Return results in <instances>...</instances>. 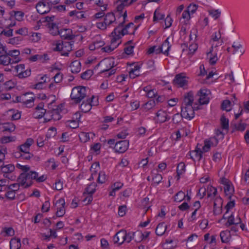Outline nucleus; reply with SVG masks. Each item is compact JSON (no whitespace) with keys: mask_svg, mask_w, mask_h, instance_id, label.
<instances>
[{"mask_svg":"<svg viewBox=\"0 0 249 249\" xmlns=\"http://www.w3.org/2000/svg\"><path fill=\"white\" fill-rule=\"evenodd\" d=\"M136 30V27L132 22H130L124 27L123 22H121L111 33L112 35H114L120 40L124 35L127 34H134Z\"/></svg>","mask_w":249,"mask_h":249,"instance_id":"1","label":"nucleus"},{"mask_svg":"<svg viewBox=\"0 0 249 249\" xmlns=\"http://www.w3.org/2000/svg\"><path fill=\"white\" fill-rule=\"evenodd\" d=\"M210 42L211 47L210 51L207 53V57L209 60L210 65H213L215 64L218 60L217 56L218 53V40L216 33L213 36V38Z\"/></svg>","mask_w":249,"mask_h":249,"instance_id":"2","label":"nucleus"},{"mask_svg":"<svg viewBox=\"0 0 249 249\" xmlns=\"http://www.w3.org/2000/svg\"><path fill=\"white\" fill-rule=\"evenodd\" d=\"M88 88L83 86H78L72 89L71 98L75 103H80L87 96Z\"/></svg>","mask_w":249,"mask_h":249,"instance_id":"3","label":"nucleus"},{"mask_svg":"<svg viewBox=\"0 0 249 249\" xmlns=\"http://www.w3.org/2000/svg\"><path fill=\"white\" fill-rule=\"evenodd\" d=\"M37 172L35 171H29L28 173H22L20 174L18 178V182L21 187L27 188L30 186L32 184V180L36 178Z\"/></svg>","mask_w":249,"mask_h":249,"instance_id":"4","label":"nucleus"},{"mask_svg":"<svg viewBox=\"0 0 249 249\" xmlns=\"http://www.w3.org/2000/svg\"><path fill=\"white\" fill-rule=\"evenodd\" d=\"M199 109L196 102H195L193 106H181V115L182 118L190 120L195 116L194 111Z\"/></svg>","mask_w":249,"mask_h":249,"instance_id":"5","label":"nucleus"},{"mask_svg":"<svg viewBox=\"0 0 249 249\" xmlns=\"http://www.w3.org/2000/svg\"><path fill=\"white\" fill-rule=\"evenodd\" d=\"M49 99H51V100L50 102L48 103V106L49 108L51 109V110L49 111L47 114V115L48 114L50 115L52 119L53 120H59L61 118L60 114L59 109L58 107H56L55 108H52L53 104L55 101L56 97L54 95H51L47 98L48 102H49Z\"/></svg>","mask_w":249,"mask_h":249,"instance_id":"6","label":"nucleus"},{"mask_svg":"<svg viewBox=\"0 0 249 249\" xmlns=\"http://www.w3.org/2000/svg\"><path fill=\"white\" fill-rule=\"evenodd\" d=\"M209 91L206 89H201L196 96V101L199 107L200 105L207 104L209 102Z\"/></svg>","mask_w":249,"mask_h":249,"instance_id":"7","label":"nucleus"},{"mask_svg":"<svg viewBox=\"0 0 249 249\" xmlns=\"http://www.w3.org/2000/svg\"><path fill=\"white\" fill-rule=\"evenodd\" d=\"M173 82L174 85L178 87L186 89L188 85V77L183 73H179L176 75Z\"/></svg>","mask_w":249,"mask_h":249,"instance_id":"8","label":"nucleus"},{"mask_svg":"<svg viewBox=\"0 0 249 249\" xmlns=\"http://www.w3.org/2000/svg\"><path fill=\"white\" fill-rule=\"evenodd\" d=\"M192 17L186 10L183 11L181 17L178 18L179 23L182 26L181 31H185L186 27L190 24L191 18Z\"/></svg>","mask_w":249,"mask_h":249,"instance_id":"9","label":"nucleus"},{"mask_svg":"<svg viewBox=\"0 0 249 249\" xmlns=\"http://www.w3.org/2000/svg\"><path fill=\"white\" fill-rule=\"evenodd\" d=\"M121 40L117 37L114 35L111 34V43L110 45L102 48V50L106 53H110L116 48L121 43Z\"/></svg>","mask_w":249,"mask_h":249,"instance_id":"10","label":"nucleus"},{"mask_svg":"<svg viewBox=\"0 0 249 249\" xmlns=\"http://www.w3.org/2000/svg\"><path fill=\"white\" fill-rule=\"evenodd\" d=\"M36 8L37 12L40 14L48 13L51 8L48 1L42 0H40L37 3Z\"/></svg>","mask_w":249,"mask_h":249,"instance_id":"11","label":"nucleus"},{"mask_svg":"<svg viewBox=\"0 0 249 249\" xmlns=\"http://www.w3.org/2000/svg\"><path fill=\"white\" fill-rule=\"evenodd\" d=\"M21 102L26 106L27 107H31L34 104L35 96L32 92L26 93L20 97Z\"/></svg>","mask_w":249,"mask_h":249,"instance_id":"12","label":"nucleus"},{"mask_svg":"<svg viewBox=\"0 0 249 249\" xmlns=\"http://www.w3.org/2000/svg\"><path fill=\"white\" fill-rule=\"evenodd\" d=\"M203 153L201 145L197 144L195 149L189 152V156L194 161L200 160Z\"/></svg>","mask_w":249,"mask_h":249,"instance_id":"13","label":"nucleus"},{"mask_svg":"<svg viewBox=\"0 0 249 249\" xmlns=\"http://www.w3.org/2000/svg\"><path fill=\"white\" fill-rule=\"evenodd\" d=\"M204 145L202 146L203 152H207L211 148L217 146L218 144V140L216 137H213L209 139L205 140L204 142Z\"/></svg>","mask_w":249,"mask_h":249,"instance_id":"14","label":"nucleus"},{"mask_svg":"<svg viewBox=\"0 0 249 249\" xmlns=\"http://www.w3.org/2000/svg\"><path fill=\"white\" fill-rule=\"evenodd\" d=\"M95 97L93 95L91 97L87 99L86 101H83L80 106V108L83 112L86 113L89 112L91 109L92 106H95L97 104L94 103L93 100Z\"/></svg>","mask_w":249,"mask_h":249,"instance_id":"15","label":"nucleus"},{"mask_svg":"<svg viewBox=\"0 0 249 249\" xmlns=\"http://www.w3.org/2000/svg\"><path fill=\"white\" fill-rule=\"evenodd\" d=\"M65 202L64 199L61 198L56 201L55 206L56 207L57 211L56 215L58 217H61L65 213Z\"/></svg>","mask_w":249,"mask_h":249,"instance_id":"16","label":"nucleus"},{"mask_svg":"<svg viewBox=\"0 0 249 249\" xmlns=\"http://www.w3.org/2000/svg\"><path fill=\"white\" fill-rule=\"evenodd\" d=\"M231 47L233 48L232 54L236 58L241 56L245 52L242 45L240 43L233 42Z\"/></svg>","mask_w":249,"mask_h":249,"instance_id":"17","label":"nucleus"},{"mask_svg":"<svg viewBox=\"0 0 249 249\" xmlns=\"http://www.w3.org/2000/svg\"><path fill=\"white\" fill-rule=\"evenodd\" d=\"M46 109L43 108V105L42 103L39 104L36 107V110L33 113V116L36 118H41L45 116V119H48L46 118L47 114H45Z\"/></svg>","mask_w":249,"mask_h":249,"instance_id":"18","label":"nucleus"},{"mask_svg":"<svg viewBox=\"0 0 249 249\" xmlns=\"http://www.w3.org/2000/svg\"><path fill=\"white\" fill-rule=\"evenodd\" d=\"M129 142L126 140L120 141L115 143L114 149L119 153H124L128 148Z\"/></svg>","mask_w":249,"mask_h":249,"instance_id":"19","label":"nucleus"},{"mask_svg":"<svg viewBox=\"0 0 249 249\" xmlns=\"http://www.w3.org/2000/svg\"><path fill=\"white\" fill-rule=\"evenodd\" d=\"M126 235V231L125 230H120L117 232L113 237V241L114 243H118L119 245H122L125 242V237Z\"/></svg>","mask_w":249,"mask_h":249,"instance_id":"20","label":"nucleus"},{"mask_svg":"<svg viewBox=\"0 0 249 249\" xmlns=\"http://www.w3.org/2000/svg\"><path fill=\"white\" fill-rule=\"evenodd\" d=\"M194 100V94L192 92L190 91L184 95L182 106H193L195 103Z\"/></svg>","mask_w":249,"mask_h":249,"instance_id":"21","label":"nucleus"},{"mask_svg":"<svg viewBox=\"0 0 249 249\" xmlns=\"http://www.w3.org/2000/svg\"><path fill=\"white\" fill-rule=\"evenodd\" d=\"M138 0H118L116 3L117 4V9L119 11H121L124 7H128Z\"/></svg>","mask_w":249,"mask_h":249,"instance_id":"22","label":"nucleus"},{"mask_svg":"<svg viewBox=\"0 0 249 249\" xmlns=\"http://www.w3.org/2000/svg\"><path fill=\"white\" fill-rule=\"evenodd\" d=\"M115 17L112 13H107L105 15L104 18V21L109 28H110L112 25L114 26V24L117 23Z\"/></svg>","mask_w":249,"mask_h":249,"instance_id":"23","label":"nucleus"},{"mask_svg":"<svg viewBox=\"0 0 249 249\" xmlns=\"http://www.w3.org/2000/svg\"><path fill=\"white\" fill-rule=\"evenodd\" d=\"M61 38L69 40H71L74 36L72 34V31L70 29H62L58 33Z\"/></svg>","mask_w":249,"mask_h":249,"instance_id":"24","label":"nucleus"},{"mask_svg":"<svg viewBox=\"0 0 249 249\" xmlns=\"http://www.w3.org/2000/svg\"><path fill=\"white\" fill-rule=\"evenodd\" d=\"M73 43L70 41H62V51L61 55L68 56L70 52L72 50Z\"/></svg>","mask_w":249,"mask_h":249,"instance_id":"25","label":"nucleus"},{"mask_svg":"<svg viewBox=\"0 0 249 249\" xmlns=\"http://www.w3.org/2000/svg\"><path fill=\"white\" fill-rule=\"evenodd\" d=\"M33 143V139L32 138H29L23 144L19 146L18 149L22 153L27 152L30 151V147Z\"/></svg>","mask_w":249,"mask_h":249,"instance_id":"26","label":"nucleus"},{"mask_svg":"<svg viewBox=\"0 0 249 249\" xmlns=\"http://www.w3.org/2000/svg\"><path fill=\"white\" fill-rule=\"evenodd\" d=\"M156 116L157 117V121L160 123H164L170 119L167 113L162 110L158 111Z\"/></svg>","mask_w":249,"mask_h":249,"instance_id":"27","label":"nucleus"},{"mask_svg":"<svg viewBox=\"0 0 249 249\" xmlns=\"http://www.w3.org/2000/svg\"><path fill=\"white\" fill-rule=\"evenodd\" d=\"M171 45L169 42V38H167L163 42L161 46H159L161 53L166 56L169 55V52L171 48Z\"/></svg>","mask_w":249,"mask_h":249,"instance_id":"28","label":"nucleus"},{"mask_svg":"<svg viewBox=\"0 0 249 249\" xmlns=\"http://www.w3.org/2000/svg\"><path fill=\"white\" fill-rule=\"evenodd\" d=\"M71 71L73 73H77L81 71V64L79 60H74L72 61L70 65Z\"/></svg>","mask_w":249,"mask_h":249,"instance_id":"29","label":"nucleus"},{"mask_svg":"<svg viewBox=\"0 0 249 249\" xmlns=\"http://www.w3.org/2000/svg\"><path fill=\"white\" fill-rule=\"evenodd\" d=\"M16 25V22H12L10 24L7 25L0 33V35H4L6 37H10L13 36V30L11 29V27Z\"/></svg>","mask_w":249,"mask_h":249,"instance_id":"30","label":"nucleus"},{"mask_svg":"<svg viewBox=\"0 0 249 249\" xmlns=\"http://www.w3.org/2000/svg\"><path fill=\"white\" fill-rule=\"evenodd\" d=\"M16 126L12 123H2L0 124V129L2 131L13 132L15 130Z\"/></svg>","mask_w":249,"mask_h":249,"instance_id":"31","label":"nucleus"},{"mask_svg":"<svg viewBox=\"0 0 249 249\" xmlns=\"http://www.w3.org/2000/svg\"><path fill=\"white\" fill-rule=\"evenodd\" d=\"M141 67L139 64H135L129 71V76L131 78H135L140 75Z\"/></svg>","mask_w":249,"mask_h":249,"instance_id":"32","label":"nucleus"},{"mask_svg":"<svg viewBox=\"0 0 249 249\" xmlns=\"http://www.w3.org/2000/svg\"><path fill=\"white\" fill-rule=\"evenodd\" d=\"M221 128L227 133L229 129V121L226 118L224 114H223L220 119Z\"/></svg>","mask_w":249,"mask_h":249,"instance_id":"33","label":"nucleus"},{"mask_svg":"<svg viewBox=\"0 0 249 249\" xmlns=\"http://www.w3.org/2000/svg\"><path fill=\"white\" fill-rule=\"evenodd\" d=\"M167 229V225L164 222H162L158 225L156 229V233L158 236L162 235Z\"/></svg>","mask_w":249,"mask_h":249,"instance_id":"34","label":"nucleus"},{"mask_svg":"<svg viewBox=\"0 0 249 249\" xmlns=\"http://www.w3.org/2000/svg\"><path fill=\"white\" fill-rule=\"evenodd\" d=\"M224 192L225 196H228V198L231 199V198L234 193V188L232 186L231 183L229 184H227L226 186H224Z\"/></svg>","mask_w":249,"mask_h":249,"instance_id":"35","label":"nucleus"},{"mask_svg":"<svg viewBox=\"0 0 249 249\" xmlns=\"http://www.w3.org/2000/svg\"><path fill=\"white\" fill-rule=\"evenodd\" d=\"M46 26H47L48 28H49V32L50 34L53 36L58 35L60 30H59L58 26L56 23L54 22V23H49L46 24Z\"/></svg>","mask_w":249,"mask_h":249,"instance_id":"36","label":"nucleus"},{"mask_svg":"<svg viewBox=\"0 0 249 249\" xmlns=\"http://www.w3.org/2000/svg\"><path fill=\"white\" fill-rule=\"evenodd\" d=\"M241 219L238 215H237L236 218H235L232 214L230 216H229L228 220L227 223H226V225L228 224L229 226L232 225H236L238 224L241 223Z\"/></svg>","mask_w":249,"mask_h":249,"instance_id":"37","label":"nucleus"},{"mask_svg":"<svg viewBox=\"0 0 249 249\" xmlns=\"http://www.w3.org/2000/svg\"><path fill=\"white\" fill-rule=\"evenodd\" d=\"M187 197V199L189 200L190 199V197L188 195H185V193L180 191L176 194L174 197V200L176 202H181L184 199Z\"/></svg>","mask_w":249,"mask_h":249,"instance_id":"38","label":"nucleus"},{"mask_svg":"<svg viewBox=\"0 0 249 249\" xmlns=\"http://www.w3.org/2000/svg\"><path fill=\"white\" fill-rule=\"evenodd\" d=\"M150 233V232L147 231H144L143 233L141 232H137V236H138V238H136L135 239V241L136 242H140L142 240L147 239Z\"/></svg>","mask_w":249,"mask_h":249,"instance_id":"39","label":"nucleus"},{"mask_svg":"<svg viewBox=\"0 0 249 249\" xmlns=\"http://www.w3.org/2000/svg\"><path fill=\"white\" fill-rule=\"evenodd\" d=\"M1 168V171L4 174L10 173L13 172L15 170V166L12 164H8L5 165H3V163L1 164L0 166Z\"/></svg>","mask_w":249,"mask_h":249,"instance_id":"40","label":"nucleus"},{"mask_svg":"<svg viewBox=\"0 0 249 249\" xmlns=\"http://www.w3.org/2000/svg\"><path fill=\"white\" fill-rule=\"evenodd\" d=\"M10 249H20L21 247L20 240L19 238H14L10 242Z\"/></svg>","mask_w":249,"mask_h":249,"instance_id":"41","label":"nucleus"},{"mask_svg":"<svg viewBox=\"0 0 249 249\" xmlns=\"http://www.w3.org/2000/svg\"><path fill=\"white\" fill-rule=\"evenodd\" d=\"M221 108L226 112H229L231 110V102L229 100H225L221 104Z\"/></svg>","mask_w":249,"mask_h":249,"instance_id":"42","label":"nucleus"},{"mask_svg":"<svg viewBox=\"0 0 249 249\" xmlns=\"http://www.w3.org/2000/svg\"><path fill=\"white\" fill-rule=\"evenodd\" d=\"M220 238L222 243H227L229 242L231 237L230 232L229 231H223L220 234Z\"/></svg>","mask_w":249,"mask_h":249,"instance_id":"43","label":"nucleus"},{"mask_svg":"<svg viewBox=\"0 0 249 249\" xmlns=\"http://www.w3.org/2000/svg\"><path fill=\"white\" fill-rule=\"evenodd\" d=\"M100 170V164L99 162L93 163L90 168L91 176V178L92 179L94 178V176H95L98 172Z\"/></svg>","mask_w":249,"mask_h":249,"instance_id":"44","label":"nucleus"},{"mask_svg":"<svg viewBox=\"0 0 249 249\" xmlns=\"http://www.w3.org/2000/svg\"><path fill=\"white\" fill-rule=\"evenodd\" d=\"M96 186L97 184L95 182L90 183L85 188L84 194L92 195L95 192Z\"/></svg>","mask_w":249,"mask_h":249,"instance_id":"45","label":"nucleus"},{"mask_svg":"<svg viewBox=\"0 0 249 249\" xmlns=\"http://www.w3.org/2000/svg\"><path fill=\"white\" fill-rule=\"evenodd\" d=\"M11 57L7 53L0 55V64L3 66H8L10 64Z\"/></svg>","mask_w":249,"mask_h":249,"instance_id":"46","label":"nucleus"},{"mask_svg":"<svg viewBox=\"0 0 249 249\" xmlns=\"http://www.w3.org/2000/svg\"><path fill=\"white\" fill-rule=\"evenodd\" d=\"M69 15L71 17H75L77 19L85 18V14L83 11H71L69 13Z\"/></svg>","mask_w":249,"mask_h":249,"instance_id":"47","label":"nucleus"},{"mask_svg":"<svg viewBox=\"0 0 249 249\" xmlns=\"http://www.w3.org/2000/svg\"><path fill=\"white\" fill-rule=\"evenodd\" d=\"M185 171V165L183 162L179 163L177 168V173L178 176V180L179 179L180 177Z\"/></svg>","mask_w":249,"mask_h":249,"instance_id":"48","label":"nucleus"},{"mask_svg":"<svg viewBox=\"0 0 249 249\" xmlns=\"http://www.w3.org/2000/svg\"><path fill=\"white\" fill-rule=\"evenodd\" d=\"M152 183L154 185H158L161 181L162 177L161 175L152 172Z\"/></svg>","mask_w":249,"mask_h":249,"instance_id":"49","label":"nucleus"},{"mask_svg":"<svg viewBox=\"0 0 249 249\" xmlns=\"http://www.w3.org/2000/svg\"><path fill=\"white\" fill-rule=\"evenodd\" d=\"M90 133L82 132L79 134V138L82 142L85 143L90 139Z\"/></svg>","mask_w":249,"mask_h":249,"instance_id":"50","label":"nucleus"},{"mask_svg":"<svg viewBox=\"0 0 249 249\" xmlns=\"http://www.w3.org/2000/svg\"><path fill=\"white\" fill-rule=\"evenodd\" d=\"M22 41V38L20 37L17 36L10 38L6 41L8 44H12L13 45H17L20 44Z\"/></svg>","mask_w":249,"mask_h":249,"instance_id":"51","label":"nucleus"},{"mask_svg":"<svg viewBox=\"0 0 249 249\" xmlns=\"http://www.w3.org/2000/svg\"><path fill=\"white\" fill-rule=\"evenodd\" d=\"M164 15L160 12L159 9H157L154 13L153 19L154 21L161 20L164 18Z\"/></svg>","mask_w":249,"mask_h":249,"instance_id":"52","label":"nucleus"},{"mask_svg":"<svg viewBox=\"0 0 249 249\" xmlns=\"http://www.w3.org/2000/svg\"><path fill=\"white\" fill-rule=\"evenodd\" d=\"M102 64L106 66L104 69H110L113 67V61L110 59H105L101 62Z\"/></svg>","mask_w":249,"mask_h":249,"instance_id":"53","label":"nucleus"},{"mask_svg":"<svg viewBox=\"0 0 249 249\" xmlns=\"http://www.w3.org/2000/svg\"><path fill=\"white\" fill-rule=\"evenodd\" d=\"M137 236V232H129L128 233L126 232V235L125 237V242L129 243H130L133 239H134L136 238H135V236Z\"/></svg>","mask_w":249,"mask_h":249,"instance_id":"54","label":"nucleus"},{"mask_svg":"<svg viewBox=\"0 0 249 249\" xmlns=\"http://www.w3.org/2000/svg\"><path fill=\"white\" fill-rule=\"evenodd\" d=\"M4 196L10 200H13L15 198L16 193L9 189H6Z\"/></svg>","mask_w":249,"mask_h":249,"instance_id":"55","label":"nucleus"},{"mask_svg":"<svg viewBox=\"0 0 249 249\" xmlns=\"http://www.w3.org/2000/svg\"><path fill=\"white\" fill-rule=\"evenodd\" d=\"M197 9V6L195 4H190L186 10L193 17L194 14L196 12Z\"/></svg>","mask_w":249,"mask_h":249,"instance_id":"56","label":"nucleus"},{"mask_svg":"<svg viewBox=\"0 0 249 249\" xmlns=\"http://www.w3.org/2000/svg\"><path fill=\"white\" fill-rule=\"evenodd\" d=\"M155 106V102L154 100H149L147 103H146L143 106V109L145 111H148Z\"/></svg>","mask_w":249,"mask_h":249,"instance_id":"57","label":"nucleus"},{"mask_svg":"<svg viewBox=\"0 0 249 249\" xmlns=\"http://www.w3.org/2000/svg\"><path fill=\"white\" fill-rule=\"evenodd\" d=\"M66 125L70 128H76L79 125L78 120H74L73 119L69 120L67 122Z\"/></svg>","mask_w":249,"mask_h":249,"instance_id":"58","label":"nucleus"},{"mask_svg":"<svg viewBox=\"0 0 249 249\" xmlns=\"http://www.w3.org/2000/svg\"><path fill=\"white\" fill-rule=\"evenodd\" d=\"M148 54H151L155 53V54H159L161 53L159 47L154 46L149 48L147 52Z\"/></svg>","mask_w":249,"mask_h":249,"instance_id":"59","label":"nucleus"},{"mask_svg":"<svg viewBox=\"0 0 249 249\" xmlns=\"http://www.w3.org/2000/svg\"><path fill=\"white\" fill-rule=\"evenodd\" d=\"M9 181L6 179H0V192L4 191L7 189Z\"/></svg>","mask_w":249,"mask_h":249,"instance_id":"60","label":"nucleus"},{"mask_svg":"<svg viewBox=\"0 0 249 249\" xmlns=\"http://www.w3.org/2000/svg\"><path fill=\"white\" fill-rule=\"evenodd\" d=\"M217 193V189L212 186H209L207 188V193L208 196H214Z\"/></svg>","mask_w":249,"mask_h":249,"instance_id":"61","label":"nucleus"},{"mask_svg":"<svg viewBox=\"0 0 249 249\" xmlns=\"http://www.w3.org/2000/svg\"><path fill=\"white\" fill-rule=\"evenodd\" d=\"M20 186V185L18 182V183H13L11 184H9L8 183L7 189L10 190L16 193L19 190Z\"/></svg>","mask_w":249,"mask_h":249,"instance_id":"62","label":"nucleus"},{"mask_svg":"<svg viewBox=\"0 0 249 249\" xmlns=\"http://www.w3.org/2000/svg\"><path fill=\"white\" fill-rule=\"evenodd\" d=\"M53 50L54 51H59L62 53V41H55L53 43Z\"/></svg>","mask_w":249,"mask_h":249,"instance_id":"63","label":"nucleus"},{"mask_svg":"<svg viewBox=\"0 0 249 249\" xmlns=\"http://www.w3.org/2000/svg\"><path fill=\"white\" fill-rule=\"evenodd\" d=\"M198 24L201 28H204L208 24V18L204 16L201 17L198 21Z\"/></svg>","mask_w":249,"mask_h":249,"instance_id":"64","label":"nucleus"}]
</instances>
